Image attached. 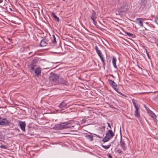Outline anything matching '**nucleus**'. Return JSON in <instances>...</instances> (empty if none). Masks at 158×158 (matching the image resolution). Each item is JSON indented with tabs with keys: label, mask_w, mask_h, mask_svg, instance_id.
I'll return each instance as SVG.
<instances>
[{
	"label": "nucleus",
	"mask_w": 158,
	"mask_h": 158,
	"mask_svg": "<svg viewBox=\"0 0 158 158\" xmlns=\"http://www.w3.org/2000/svg\"><path fill=\"white\" fill-rule=\"evenodd\" d=\"M3 136L1 134V133L0 132V139L2 138Z\"/></svg>",
	"instance_id": "obj_36"
},
{
	"label": "nucleus",
	"mask_w": 158,
	"mask_h": 158,
	"mask_svg": "<svg viewBox=\"0 0 158 158\" xmlns=\"http://www.w3.org/2000/svg\"><path fill=\"white\" fill-rule=\"evenodd\" d=\"M135 115L136 117H139V114L138 112L139 108L138 107L135 108Z\"/></svg>",
	"instance_id": "obj_18"
},
{
	"label": "nucleus",
	"mask_w": 158,
	"mask_h": 158,
	"mask_svg": "<svg viewBox=\"0 0 158 158\" xmlns=\"http://www.w3.org/2000/svg\"><path fill=\"white\" fill-rule=\"evenodd\" d=\"M47 43L44 40H42L40 43V45L41 46L44 47L47 45Z\"/></svg>",
	"instance_id": "obj_20"
},
{
	"label": "nucleus",
	"mask_w": 158,
	"mask_h": 158,
	"mask_svg": "<svg viewBox=\"0 0 158 158\" xmlns=\"http://www.w3.org/2000/svg\"><path fill=\"white\" fill-rule=\"evenodd\" d=\"M95 13L94 11H93L92 13V15L91 17V19L93 21V23L95 25H96V22L95 21L96 17L95 15Z\"/></svg>",
	"instance_id": "obj_7"
},
{
	"label": "nucleus",
	"mask_w": 158,
	"mask_h": 158,
	"mask_svg": "<svg viewBox=\"0 0 158 158\" xmlns=\"http://www.w3.org/2000/svg\"><path fill=\"white\" fill-rule=\"evenodd\" d=\"M59 76V75L53 73L49 78L50 81L52 82V84L56 85L58 84V80Z\"/></svg>",
	"instance_id": "obj_3"
},
{
	"label": "nucleus",
	"mask_w": 158,
	"mask_h": 158,
	"mask_svg": "<svg viewBox=\"0 0 158 158\" xmlns=\"http://www.w3.org/2000/svg\"><path fill=\"white\" fill-rule=\"evenodd\" d=\"M100 59L101 60H102V64H103V66H104V65H105V62H104V60L103 57H102L100 58Z\"/></svg>",
	"instance_id": "obj_26"
},
{
	"label": "nucleus",
	"mask_w": 158,
	"mask_h": 158,
	"mask_svg": "<svg viewBox=\"0 0 158 158\" xmlns=\"http://www.w3.org/2000/svg\"><path fill=\"white\" fill-rule=\"evenodd\" d=\"M110 145H102V147H103L105 149H108L110 148Z\"/></svg>",
	"instance_id": "obj_24"
},
{
	"label": "nucleus",
	"mask_w": 158,
	"mask_h": 158,
	"mask_svg": "<svg viewBox=\"0 0 158 158\" xmlns=\"http://www.w3.org/2000/svg\"><path fill=\"white\" fill-rule=\"evenodd\" d=\"M145 50L146 54H147V55L148 57V58L149 59H150L149 55V53H148V52L147 51V49H145Z\"/></svg>",
	"instance_id": "obj_27"
},
{
	"label": "nucleus",
	"mask_w": 158,
	"mask_h": 158,
	"mask_svg": "<svg viewBox=\"0 0 158 158\" xmlns=\"http://www.w3.org/2000/svg\"><path fill=\"white\" fill-rule=\"evenodd\" d=\"M105 128V127L104 126L102 128Z\"/></svg>",
	"instance_id": "obj_41"
},
{
	"label": "nucleus",
	"mask_w": 158,
	"mask_h": 158,
	"mask_svg": "<svg viewBox=\"0 0 158 158\" xmlns=\"http://www.w3.org/2000/svg\"><path fill=\"white\" fill-rule=\"evenodd\" d=\"M71 123H63L59 124H57L56 125V128L58 129H63L67 128H70L71 127H74V125H70Z\"/></svg>",
	"instance_id": "obj_1"
},
{
	"label": "nucleus",
	"mask_w": 158,
	"mask_h": 158,
	"mask_svg": "<svg viewBox=\"0 0 158 158\" xmlns=\"http://www.w3.org/2000/svg\"><path fill=\"white\" fill-rule=\"evenodd\" d=\"M156 42V44L157 45V46L158 47V40H157Z\"/></svg>",
	"instance_id": "obj_38"
},
{
	"label": "nucleus",
	"mask_w": 158,
	"mask_h": 158,
	"mask_svg": "<svg viewBox=\"0 0 158 158\" xmlns=\"http://www.w3.org/2000/svg\"><path fill=\"white\" fill-rule=\"evenodd\" d=\"M86 121V118H84L82 119L81 120V123H84Z\"/></svg>",
	"instance_id": "obj_29"
},
{
	"label": "nucleus",
	"mask_w": 158,
	"mask_h": 158,
	"mask_svg": "<svg viewBox=\"0 0 158 158\" xmlns=\"http://www.w3.org/2000/svg\"><path fill=\"white\" fill-rule=\"evenodd\" d=\"M125 34H127L128 36L129 37H131L132 38H134L135 37V35L133 34H132L128 32H125Z\"/></svg>",
	"instance_id": "obj_19"
},
{
	"label": "nucleus",
	"mask_w": 158,
	"mask_h": 158,
	"mask_svg": "<svg viewBox=\"0 0 158 158\" xmlns=\"http://www.w3.org/2000/svg\"><path fill=\"white\" fill-rule=\"evenodd\" d=\"M53 40H52V41L54 43H56V38L54 36V35H53Z\"/></svg>",
	"instance_id": "obj_28"
},
{
	"label": "nucleus",
	"mask_w": 158,
	"mask_h": 158,
	"mask_svg": "<svg viewBox=\"0 0 158 158\" xmlns=\"http://www.w3.org/2000/svg\"><path fill=\"white\" fill-rule=\"evenodd\" d=\"M138 66L139 67V68H140L139 66V65H138Z\"/></svg>",
	"instance_id": "obj_42"
},
{
	"label": "nucleus",
	"mask_w": 158,
	"mask_h": 158,
	"mask_svg": "<svg viewBox=\"0 0 158 158\" xmlns=\"http://www.w3.org/2000/svg\"><path fill=\"white\" fill-rule=\"evenodd\" d=\"M118 94H120L121 95H122L123 96H126L125 95H124V94H123L122 93H121V92H117Z\"/></svg>",
	"instance_id": "obj_37"
},
{
	"label": "nucleus",
	"mask_w": 158,
	"mask_h": 158,
	"mask_svg": "<svg viewBox=\"0 0 158 158\" xmlns=\"http://www.w3.org/2000/svg\"><path fill=\"white\" fill-rule=\"evenodd\" d=\"M26 123L25 122L20 121V129L23 132L25 131Z\"/></svg>",
	"instance_id": "obj_10"
},
{
	"label": "nucleus",
	"mask_w": 158,
	"mask_h": 158,
	"mask_svg": "<svg viewBox=\"0 0 158 158\" xmlns=\"http://www.w3.org/2000/svg\"><path fill=\"white\" fill-rule=\"evenodd\" d=\"M41 69L40 67L37 68L35 71V75L37 77H38L41 73Z\"/></svg>",
	"instance_id": "obj_11"
},
{
	"label": "nucleus",
	"mask_w": 158,
	"mask_h": 158,
	"mask_svg": "<svg viewBox=\"0 0 158 158\" xmlns=\"http://www.w3.org/2000/svg\"><path fill=\"white\" fill-rule=\"evenodd\" d=\"M109 82L110 85L117 92H118V89L116 88V87L117 86V84L113 81L110 80L109 81Z\"/></svg>",
	"instance_id": "obj_5"
},
{
	"label": "nucleus",
	"mask_w": 158,
	"mask_h": 158,
	"mask_svg": "<svg viewBox=\"0 0 158 158\" xmlns=\"http://www.w3.org/2000/svg\"><path fill=\"white\" fill-rule=\"evenodd\" d=\"M117 152H118V153L120 154L122 152V151L121 149H119L117 151Z\"/></svg>",
	"instance_id": "obj_30"
},
{
	"label": "nucleus",
	"mask_w": 158,
	"mask_h": 158,
	"mask_svg": "<svg viewBox=\"0 0 158 158\" xmlns=\"http://www.w3.org/2000/svg\"><path fill=\"white\" fill-rule=\"evenodd\" d=\"M94 48L96 50V52L98 54V56L100 57V58L103 57L102 52H101V51L98 48L97 46H96Z\"/></svg>",
	"instance_id": "obj_13"
},
{
	"label": "nucleus",
	"mask_w": 158,
	"mask_h": 158,
	"mask_svg": "<svg viewBox=\"0 0 158 158\" xmlns=\"http://www.w3.org/2000/svg\"><path fill=\"white\" fill-rule=\"evenodd\" d=\"M155 22L157 24H158V18L156 19Z\"/></svg>",
	"instance_id": "obj_35"
},
{
	"label": "nucleus",
	"mask_w": 158,
	"mask_h": 158,
	"mask_svg": "<svg viewBox=\"0 0 158 158\" xmlns=\"http://www.w3.org/2000/svg\"><path fill=\"white\" fill-rule=\"evenodd\" d=\"M116 58L113 57L112 59V63L114 68L117 69V67L116 65Z\"/></svg>",
	"instance_id": "obj_17"
},
{
	"label": "nucleus",
	"mask_w": 158,
	"mask_h": 158,
	"mask_svg": "<svg viewBox=\"0 0 158 158\" xmlns=\"http://www.w3.org/2000/svg\"><path fill=\"white\" fill-rule=\"evenodd\" d=\"M148 3L146 1L142 0L140 3V5L142 8H147L149 7Z\"/></svg>",
	"instance_id": "obj_6"
},
{
	"label": "nucleus",
	"mask_w": 158,
	"mask_h": 158,
	"mask_svg": "<svg viewBox=\"0 0 158 158\" xmlns=\"http://www.w3.org/2000/svg\"><path fill=\"white\" fill-rule=\"evenodd\" d=\"M133 104L134 105V106L135 108L138 107L136 105L135 103V102H133Z\"/></svg>",
	"instance_id": "obj_32"
},
{
	"label": "nucleus",
	"mask_w": 158,
	"mask_h": 158,
	"mask_svg": "<svg viewBox=\"0 0 158 158\" xmlns=\"http://www.w3.org/2000/svg\"><path fill=\"white\" fill-rule=\"evenodd\" d=\"M34 70V68L33 67H32L31 69V72H32V70Z\"/></svg>",
	"instance_id": "obj_34"
},
{
	"label": "nucleus",
	"mask_w": 158,
	"mask_h": 158,
	"mask_svg": "<svg viewBox=\"0 0 158 158\" xmlns=\"http://www.w3.org/2000/svg\"><path fill=\"white\" fill-rule=\"evenodd\" d=\"M136 20L138 21L137 23L141 27H143V19L140 18H137Z\"/></svg>",
	"instance_id": "obj_12"
},
{
	"label": "nucleus",
	"mask_w": 158,
	"mask_h": 158,
	"mask_svg": "<svg viewBox=\"0 0 158 158\" xmlns=\"http://www.w3.org/2000/svg\"><path fill=\"white\" fill-rule=\"evenodd\" d=\"M21 103H20V106H22V105L21 104ZM21 104H23V103H21ZM26 107L25 106H23L22 107V108H21V107H20V110H23V111L24 112V113H23V114H25V113H26L25 112V108H26Z\"/></svg>",
	"instance_id": "obj_23"
},
{
	"label": "nucleus",
	"mask_w": 158,
	"mask_h": 158,
	"mask_svg": "<svg viewBox=\"0 0 158 158\" xmlns=\"http://www.w3.org/2000/svg\"><path fill=\"white\" fill-rule=\"evenodd\" d=\"M108 157L109 158H112V156L110 155H109Z\"/></svg>",
	"instance_id": "obj_39"
},
{
	"label": "nucleus",
	"mask_w": 158,
	"mask_h": 158,
	"mask_svg": "<svg viewBox=\"0 0 158 158\" xmlns=\"http://www.w3.org/2000/svg\"><path fill=\"white\" fill-rule=\"evenodd\" d=\"M114 135V134L112 131L111 130H109L106 133V136L103 138L102 141L104 142H106L112 138Z\"/></svg>",
	"instance_id": "obj_2"
},
{
	"label": "nucleus",
	"mask_w": 158,
	"mask_h": 158,
	"mask_svg": "<svg viewBox=\"0 0 158 158\" xmlns=\"http://www.w3.org/2000/svg\"><path fill=\"white\" fill-rule=\"evenodd\" d=\"M3 2V0H0V3H1Z\"/></svg>",
	"instance_id": "obj_40"
},
{
	"label": "nucleus",
	"mask_w": 158,
	"mask_h": 158,
	"mask_svg": "<svg viewBox=\"0 0 158 158\" xmlns=\"http://www.w3.org/2000/svg\"><path fill=\"white\" fill-rule=\"evenodd\" d=\"M86 138L90 141H92L93 139V136L91 135H85Z\"/></svg>",
	"instance_id": "obj_16"
},
{
	"label": "nucleus",
	"mask_w": 158,
	"mask_h": 158,
	"mask_svg": "<svg viewBox=\"0 0 158 158\" xmlns=\"http://www.w3.org/2000/svg\"><path fill=\"white\" fill-rule=\"evenodd\" d=\"M150 116L153 118L154 119V121L155 122H156L157 121V119H156V115L155 114L153 113V114H152L151 115H150Z\"/></svg>",
	"instance_id": "obj_22"
},
{
	"label": "nucleus",
	"mask_w": 158,
	"mask_h": 158,
	"mask_svg": "<svg viewBox=\"0 0 158 158\" xmlns=\"http://www.w3.org/2000/svg\"><path fill=\"white\" fill-rule=\"evenodd\" d=\"M58 84H66V82L64 80V79L59 76L58 80Z\"/></svg>",
	"instance_id": "obj_14"
},
{
	"label": "nucleus",
	"mask_w": 158,
	"mask_h": 158,
	"mask_svg": "<svg viewBox=\"0 0 158 158\" xmlns=\"http://www.w3.org/2000/svg\"><path fill=\"white\" fill-rule=\"evenodd\" d=\"M52 16L54 18L55 20L56 21L58 22L59 21V18L56 16V15L54 14L53 13L52 14Z\"/></svg>",
	"instance_id": "obj_21"
},
{
	"label": "nucleus",
	"mask_w": 158,
	"mask_h": 158,
	"mask_svg": "<svg viewBox=\"0 0 158 158\" xmlns=\"http://www.w3.org/2000/svg\"><path fill=\"white\" fill-rule=\"evenodd\" d=\"M146 109L147 110L148 113L149 114L150 116L153 113V112H152V111H151L150 110H148V109Z\"/></svg>",
	"instance_id": "obj_25"
},
{
	"label": "nucleus",
	"mask_w": 158,
	"mask_h": 158,
	"mask_svg": "<svg viewBox=\"0 0 158 158\" xmlns=\"http://www.w3.org/2000/svg\"><path fill=\"white\" fill-rule=\"evenodd\" d=\"M129 9V7L128 5L126 4L124 6L121 7L118 9V11L116 13V14L122 15L123 13L126 12Z\"/></svg>",
	"instance_id": "obj_4"
},
{
	"label": "nucleus",
	"mask_w": 158,
	"mask_h": 158,
	"mask_svg": "<svg viewBox=\"0 0 158 158\" xmlns=\"http://www.w3.org/2000/svg\"><path fill=\"white\" fill-rule=\"evenodd\" d=\"M67 105V103L64 101L62 102L58 106L60 108H63L65 107Z\"/></svg>",
	"instance_id": "obj_15"
},
{
	"label": "nucleus",
	"mask_w": 158,
	"mask_h": 158,
	"mask_svg": "<svg viewBox=\"0 0 158 158\" xmlns=\"http://www.w3.org/2000/svg\"><path fill=\"white\" fill-rule=\"evenodd\" d=\"M0 147L2 148L3 149H6V147L5 145H2Z\"/></svg>",
	"instance_id": "obj_31"
},
{
	"label": "nucleus",
	"mask_w": 158,
	"mask_h": 158,
	"mask_svg": "<svg viewBox=\"0 0 158 158\" xmlns=\"http://www.w3.org/2000/svg\"><path fill=\"white\" fill-rule=\"evenodd\" d=\"M9 123V121L6 119L4 118L0 120V125H8Z\"/></svg>",
	"instance_id": "obj_8"
},
{
	"label": "nucleus",
	"mask_w": 158,
	"mask_h": 158,
	"mask_svg": "<svg viewBox=\"0 0 158 158\" xmlns=\"http://www.w3.org/2000/svg\"><path fill=\"white\" fill-rule=\"evenodd\" d=\"M107 123L108 126V127H109L110 129H111V126L110 124L108 123Z\"/></svg>",
	"instance_id": "obj_33"
},
{
	"label": "nucleus",
	"mask_w": 158,
	"mask_h": 158,
	"mask_svg": "<svg viewBox=\"0 0 158 158\" xmlns=\"http://www.w3.org/2000/svg\"><path fill=\"white\" fill-rule=\"evenodd\" d=\"M120 144L123 150H125L126 149L127 147L126 144L122 140V137L121 138Z\"/></svg>",
	"instance_id": "obj_9"
}]
</instances>
